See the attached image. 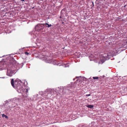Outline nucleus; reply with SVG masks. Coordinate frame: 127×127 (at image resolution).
<instances>
[{
    "instance_id": "f257e3e1",
    "label": "nucleus",
    "mask_w": 127,
    "mask_h": 127,
    "mask_svg": "<svg viewBox=\"0 0 127 127\" xmlns=\"http://www.w3.org/2000/svg\"><path fill=\"white\" fill-rule=\"evenodd\" d=\"M11 83L13 87L16 89L19 93H22L23 92V87H21L19 82H18L16 80H15L14 81L13 79H11Z\"/></svg>"
},
{
    "instance_id": "f03ea898",
    "label": "nucleus",
    "mask_w": 127,
    "mask_h": 127,
    "mask_svg": "<svg viewBox=\"0 0 127 127\" xmlns=\"http://www.w3.org/2000/svg\"><path fill=\"white\" fill-rule=\"evenodd\" d=\"M42 25L43 26H42L41 24H38L35 27V30L38 32H41L44 29V26L45 25L44 24Z\"/></svg>"
},
{
    "instance_id": "7ed1b4c3",
    "label": "nucleus",
    "mask_w": 127,
    "mask_h": 127,
    "mask_svg": "<svg viewBox=\"0 0 127 127\" xmlns=\"http://www.w3.org/2000/svg\"><path fill=\"white\" fill-rule=\"evenodd\" d=\"M107 57V56H104L103 55H101L100 56V60L99 62V63L102 64L105 61V59Z\"/></svg>"
},
{
    "instance_id": "20e7f679",
    "label": "nucleus",
    "mask_w": 127,
    "mask_h": 127,
    "mask_svg": "<svg viewBox=\"0 0 127 127\" xmlns=\"http://www.w3.org/2000/svg\"><path fill=\"white\" fill-rule=\"evenodd\" d=\"M65 8L63 9L61 11V15L60 16V18H61L63 16L64 13L65 12Z\"/></svg>"
},
{
    "instance_id": "39448f33",
    "label": "nucleus",
    "mask_w": 127,
    "mask_h": 127,
    "mask_svg": "<svg viewBox=\"0 0 127 127\" xmlns=\"http://www.w3.org/2000/svg\"><path fill=\"white\" fill-rule=\"evenodd\" d=\"M12 71H8L7 73V75L10 76H12Z\"/></svg>"
},
{
    "instance_id": "423d86ee",
    "label": "nucleus",
    "mask_w": 127,
    "mask_h": 127,
    "mask_svg": "<svg viewBox=\"0 0 127 127\" xmlns=\"http://www.w3.org/2000/svg\"><path fill=\"white\" fill-rule=\"evenodd\" d=\"M86 106L89 108H92L94 107V105H86Z\"/></svg>"
},
{
    "instance_id": "0eeeda50",
    "label": "nucleus",
    "mask_w": 127,
    "mask_h": 127,
    "mask_svg": "<svg viewBox=\"0 0 127 127\" xmlns=\"http://www.w3.org/2000/svg\"><path fill=\"white\" fill-rule=\"evenodd\" d=\"M44 24L45 25H46V26L47 27H48V28H49L52 26V25L51 24H49L47 23H46Z\"/></svg>"
},
{
    "instance_id": "6e6552de",
    "label": "nucleus",
    "mask_w": 127,
    "mask_h": 127,
    "mask_svg": "<svg viewBox=\"0 0 127 127\" xmlns=\"http://www.w3.org/2000/svg\"><path fill=\"white\" fill-rule=\"evenodd\" d=\"M2 117H5V118L6 119L8 118V116H7L5 115L4 114H2Z\"/></svg>"
},
{
    "instance_id": "1a4fd4ad",
    "label": "nucleus",
    "mask_w": 127,
    "mask_h": 127,
    "mask_svg": "<svg viewBox=\"0 0 127 127\" xmlns=\"http://www.w3.org/2000/svg\"><path fill=\"white\" fill-rule=\"evenodd\" d=\"M93 78L94 79H98V77H93Z\"/></svg>"
},
{
    "instance_id": "9d476101",
    "label": "nucleus",
    "mask_w": 127,
    "mask_h": 127,
    "mask_svg": "<svg viewBox=\"0 0 127 127\" xmlns=\"http://www.w3.org/2000/svg\"><path fill=\"white\" fill-rule=\"evenodd\" d=\"M25 54L26 55H29V53H28V52H25Z\"/></svg>"
},
{
    "instance_id": "9b49d317",
    "label": "nucleus",
    "mask_w": 127,
    "mask_h": 127,
    "mask_svg": "<svg viewBox=\"0 0 127 127\" xmlns=\"http://www.w3.org/2000/svg\"><path fill=\"white\" fill-rule=\"evenodd\" d=\"M52 90H50L49 91H48V92H50L51 93V94L52 93L51 92L52 91Z\"/></svg>"
},
{
    "instance_id": "f8f14e48",
    "label": "nucleus",
    "mask_w": 127,
    "mask_h": 127,
    "mask_svg": "<svg viewBox=\"0 0 127 127\" xmlns=\"http://www.w3.org/2000/svg\"><path fill=\"white\" fill-rule=\"evenodd\" d=\"M91 95V94H87L86 95V96H90Z\"/></svg>"
},
{
    "instance_id": "ddd939ff",
    "label": "nucleus",
    "mask_w": 127,
    "mask_h": 127,
    "mask_svg": "<svg viewBox=\"0 0 127 127\" xmlns=\"http://www.w3.org/2000/svg\"><path fill=\"white\" fill-rule=\"evenodd\" d=\"M26 93H27V92H28V89H26Z\"/></svg>"
},
{
    "instance_id": "4468645a",
    "label": "nucleus",
    "mask_w": 127,
    "mask_h": 127,
    "mask_svg": "<svg viewBox=\"0 0 127 127\" xmlns=\"http://www.w3.org/2000/svg\"><path fill=\"white\" fill-rule=\"evenodd\" d=\"M25 0H21V1H24Z\"/></svg>"
},
{
    "instance_id": "2eb2a0df",
    "label": "nucleus",
    "mask_w": 127,
    "mask_h": 127,
    "mask_svg": "<svg viewBox=\"0 0 127 127\" xmlns=\"http://www.w3.org/2000/svg\"><path fill=\"white\" fill-rule=\"evenodd\" d=\"M77 81H78V79H77L76 81V82Z\"/></svg>"
},
{
    "instance_id": "dca6fc26",
    "label": "nucleus",
    "mask_w": 127,
    "mask_h": 127,
    "mask_svg": "<svg viewBox=\"0 0 127 127\" xmlns=\"http://www.w3.org/2000/svg\"><path fill=\"white\" fill-rule=\"evenodd\" d=\"M103 77H105V76H103Z\"/></svg>"
},
{
    "instance_id": "f3484780",
    "label": "nucleus",
    "mask_w": 127,
    "mask_h": 127,
    "mask_svg": "<svg viewBox=\"0 0 127 127\" xmlns=\"http://www.w3.org/2000/svg\"><path fill=\"white\" fill-rule=\"evenodd\" d=\"M12 72L13 73V72H12Z\"/></svg>"
}]
</instances>
